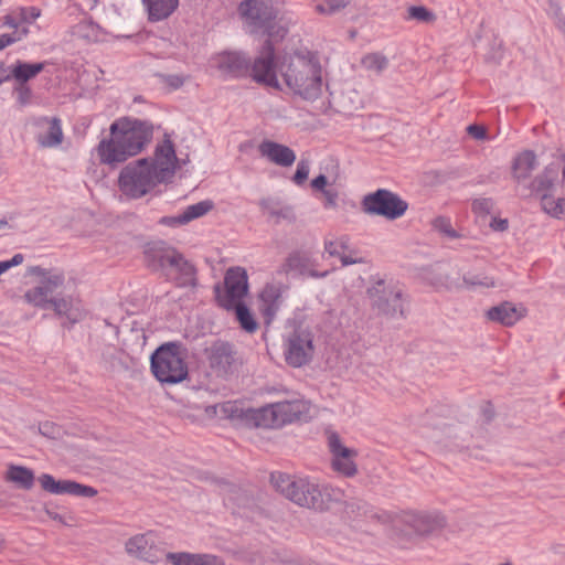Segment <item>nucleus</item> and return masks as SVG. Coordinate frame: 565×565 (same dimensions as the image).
Wrapping results in <instances>:
<instances>
[{
    "label": "nucleus",
    "mask_w": 565,
    "mask_h": 565,
    "mask_svg": "<svg viewBox=\"0 0 565 565\" xmlns=\"http://www.w3.org/2000/svg\"><path fill=\"white\" fill-rule=\"evenodd\" d=\"M13 79L11 76V66H6L4 62H0V85Z\"/></svg>",
    "instance_id": "obj_59"
},
{
    "label": "nucleus",
    "mask_w": 565,
    "mask_h": 565,
    "mask_svg": "<svg viewBox=\"0 0 565 565\" xmlns=\"http://www.w3.org/2000/svg\"><path fill=\"white\" fill-rule=\"evenodd\" d=\"M214 203L211 200L200 201L195 204L189 205L179 215H167L162 216L158 224L168 227H179L190 223L193 220L200 218L213 210Z\"/></svg>",
    "instance_id": "obj_20"
},
{
    "label": "nucleus",
    "mask_w": 565,
    "mask_h": 565,
    "mask_svg": "<svg viewBox=\"0 0 565 565\" xmlns=\"http://www.w3.org/2000/svg\"><path fill=\"white\" fill-rule=\"evenodd\" d=\"M173 269L178 271V276L175 277V285L178 287H195L198 285L196 267L190 260L185 259L184 256Z\"/></svg>",
    "instance_id": "obj_33"
},
{
    "label": "nucleus",
    "mask_w": 565,
    "mask_h": 565,
    "mask_svg": "<svg viewBox=\"0 0 565 565\" xmlns=\"http://www.w3.org/2000/svg\"><path fill=\"white\" fill-rule=\"evenodd\" d=\"M328 184V178L324 174H319L315 179H312L310 185L316 191H324Z\"/></svg>",
    "instance_id": "obj_55"
},
{
    "label": "nucleus",
    "mask_w": 565,
    "mask_h": 565,
    "mask_svg": "<svg viewBox=\"0 0 565 565\" xmlns=\"http://www.w3.org/2000/svg\"><path fill=\"white\" fill-rule=\"evenodd\" d=\"M152 125L140 119L121 117L109 126V136L100 139L96 153L100 164L117 169L141 153L152 140Z\"/></svg>",
    "instance_id": "obj_1"
},
{
    "label": "nucleus",
    "mask_w": 565,
    "mask_h": 565,
    "mask_svg": "<svg viewBox=\"0 0 565 565\" xmlns=\"http://www.w3.org/2000/svg\"><path fill=\"white\" fill-rule=\"evenodd\" d=\"M361 64L367 71L380 73L388 66V60L380 53H369L362 57Z\"/></svg>",
    "instance_id": "obj_38"
},
{
    "label": "nucleus",
    "mask_w": 565,
    "mask_h": 565,
    "mask_svg": "<svg viewBox=\"0 0 565 565\" xmlns=\"http://www.w3.org/2000/svg\"><path fill=\"white\" fill-rule=\"evenodd\" d=\"M40 300L41 303L36 305L35 307L42 310L52 309L56 316L65 317L70 323V327L77 321V319L73 317L72 313L73 301L71 296L65 297L58 294L57 296L51 298H40Z\"/></svg>",
    "instance_id": "obj_25"
},
{
    "label": "nucleus",
    "mask_w": 565,
    "mask_h": 565,
    "mask_svg": "<svg viewBox=\"0 0 565 565\" xmlns=\"http://www.w3.org/2000/svg\"><path fill=\"white\" fill-rule=\"evenodd\" d=\"M225 310L234 312L235 320L243 331L254 333L258 330L259 324L246 301L235 305L234 308H226Z\"/></svg>",
    "instance_id": "obj_31"
},
{
    "label": "nucleus",
    "mask_w": 565,
    "mask_h": 565,
    "mask_svg": "<svg viewBox=\"0 0 565 565\" xmlns=\"http://www.w3.org/2000/svg\"><path fill=\"white\" fill-rule=\"evenodd\" d=\"M525 316L526 309L522 305H515L511 301H502L489 308L484 313V317L489 321L503 327H513Z\"/></svg>",
    "instance_id": "obj_17"
},
{
    "label": "nucleus",
    "mask_w": 565,
    "mask_h": 565,
    "mask_svg": "<svg viewBox=\"0 0 565 565\" xmlns=\"http://www.w3.org/2000/svg\"><path fill=\"white\" fill-rule=\"evenodd\" d=\"M259 207L264 215L275 218L278 224L282 217V203L279 198H264L259 201Z\"/></svg>",
    "instance_id": "obj_35"
},
{
    "label": "nucleus",
    "mask_w": 565,
    "mask_h": 565,
    "mask_svg": "<svg viewBox=\"0 0 565 565\" xmlns=\"http://www.w3.org/2000/svg\"><path fill=\"white\" fill-rule=\"evenodd\" d=\"M361 209L365 214L379 215L387 220H397L402 217L408 209V203L398 194L386 190L376 191L364 195L361 202Z\"/></svg>",
    "instance_id": "obj_11"
},
{
    "label": "nucleus",
    "mask_w": 565,
    "mask_h": 565,
    "mask_svg": "<svg viewBox=\"0 0 565 565\" xmlns=\"http://www.w3.org/2000/svg\"><path fill=\"white\" fill-rule=\"evenodd\" d=\"M408 17L411 19L420 21V22H433L435 20V14L433 11L428 10L423 6H412L408 8Z\"/></svg>",
    "instance_id": "obj_45"
},
{
    "label": "nucleus",
    "mask_w": 565,
    "mask_h": 565,
    "mask_svg": "<svg viewBox=\"0 0 565 565\" xmlns=\"http://www.w3.org/2000/svg\"><path fill=\"white\" fill-rule=\"evenodd\" d=\"M41 14V10L35 7L21 8L19 19L22 23H32Z\"/></svg>",
    "instance_id": "obj_50"
},
{
    "label": "nucleus",
    "mask_w": 565,
    "mask_h": 565,
    "mask_svg": "<svg viewBox=\"0 0 565 565\" xmlns=\"http://www.w3.org/2000/svg\"><path fill=\"white\" fill-rule=\"evenodd\" d=\"M29 33V29L28 28H22V29H19L17 28L14 30V32L10 33L14 39H15V42L18 41H21L23 38H25Z\"/></svg>",
    "instance_id": "obj_63"
},
{
    "label": "nucleus",
    "mask_w": 565,
    "mask_h": 565,
    "mask_svg": "<svg viewBox=\"0 0 565 565\" xmlns=\"http://www.w3.org/2000/svg\"><path fill=\"white\" fill-rule=\"evenodd\" d=\"M41 488L51 494H68L70 493V479H55L50 473H42L39 477Z\"/></svg>",
    "instance_id": "obj_34"
},
{
    "label": "nucleus",
    "mask_w": 565,
    "mask_h": 565,
    "mask_svg": "<svg viewBox=\"0 0 565 565\" xmlns=\"http://www.w3.org/2000/svg\"><path fill=\"white\" fill-rule=\"evenodd\" d=\"M280 296V288L269 282L266 284L258 294V309L264 318L266 326L270 324L279 309L278 299Z\"/></svg>",
    "instance_id": "obj_24"
},
{
    "label": "nucleus",
    "mask_w": 565,
    "mask_h": 565,
    "mask_svg": "<svg viewBox=\"0 0 565 565\" xmlns=\"http://www.w3.org/2000/svg\"><path fill=\"white\" fill-rule=\"evenodd\" d=\"M23 259H24V256L22 254L18 253V254H14L12 256V258L2 260V262L4 263L6 269L9 270L11 267L22 264Z\"/></svg>",
    "instance_id": "obj_60"
},
{
    "label": "nucleus",
    "mask_w": 565,
    "mask_h": 565,
    "mask_svg": "<svg viewBox=\"0 0 565 565\" xmlns=\"http://www.w3.org/2000/svg\"><path fill=\"white\" fill-rule=\"evenodd\" d=\"M350 0H320L316 4V11L321 14H333L349 4Z\"/></svg>",
    "instance_id": "obj_40"
},
{
    "label": "nucleus",
    "mask_w": 565,
    "mask_h": 565,
    "mask_svg": "<svg viewBox=\"0 0 565 565\" xmlns=\"http://www.w3.org/2000/svg\"><path fill=\"white\" fill-rule=\"evenodd\" d=\"M296 160V154L292 149L285 146V167H290Z\"/></svg>",
    "instance_id": "obj_62"
},
{
    "label": "nucleus",
    "mask_w": 565,
    "mask_h": 565,
    "mask_svg": "<svg viewBox=\"0 0 565 565\" xmlns=\"http://www.w3.org/2000/svg\"><path fill=\"white\" fill-rule=\"evenodd\" d=\"M258 149L263 157H266L278 166H282V143L264 140Z\"/></svg>",
    "instance_id": "obj_36"
},
{
    "label": "nucleus",
    "mask_w": 565,
    "mask_h": 565,
    "mask_svg": "<svg viewBox=\"0 0 565 565\" xmlns=\"http://www.w3.org/2000/svg\"><path fill=\"white\" fill-rule=\"evenodd\" d=\"M190 565H225L222 557L212 554H192L189 557Z\"/></svg>",
    "instance_id": "obj_44"
},
{
    "label": "nucleus",
    "mask_w": 565,
    "mask_h": 565,
    "mask_svg": "<svg viewBox=\"0 0 565 565\" xmlns=\"http://www.w3.org/2000/svg\"><path fill=\"white\" fill-rule=\"evenodd\" d=\"M288 351L285 361L294 366L301 367L309 364L315 355L313 334L309 330H295L289 337Z\"/></svg>",
    "instance_id": "obj_14"
},
{
    "label": "nucleus",
    "mask_w": 565,
    "mask_h": 565,
    "mask_svg": "<svg viewBox=\"0 0 565 565\" xmlns=\"http://www.w3.org/2000/svg\"><path fill=\"white\" fill-rule=\"evenodd\" d=\"M339 258L341 260L342 266H349L361 263V259L352 258L351 256L345 255L344 252L340 255Z\"/></svg>",
    "instance_id": "obj_64"
},
{
    "label": "nucleus",
    "mask_w": 565,
    "mask_h": 565,
    "mask_svg": "<svg viewBox=\"0 0 565 565\" xmlns=\"http://www.w3.org/2000/svg\"><path fill=\"white\" fill-rule=\"evenodd\" d=\"M204 355L211 371L223 380L234 375L242 365L236 347L228 341L215 340L204 349Z\"/></svg>",
    "instance_id": "obj_12"
},
{
    "label": "nucleus",
    "mask_w": 565,
    "mask_h": 565,
    "mask_svg": "<svg viewBox=\"0 0 565 565\" xmlns=\"http://www.w3.org/2000/svg\"><path fill=\"white\" fill-rule=\"evenodd\" d=\"M34 127L42 129L46 127L44 132H39L35 137L36 142L42 148H54L63 141L62 122L58 117L49 118L46 116L33 118Z\"/></svg>",
    "instance_id": "obj_19"
},
{
    "label": "nucleus",
    "mask_w": 565,
    "mask_h": 565,
    "mask_svg": "<svg viewBox=\"0 0 565 565\" xmlns=\"http://www.w3.org/2000/svg\"><path fill=\"white\" fill-rule=\"evenodd\" d=\"M537 167V158L534 151L524 150L519 153L512 163L513 178L521 183L530 177L532 171Z\"/></svg>",
    "instance_id": "obj_29"
},
{
    "label": "nucleus",
    "mask_w": 565,
    "mask_h": 565,
    "mask_svg": "<svg viewBox=\"0 0 565 565\" xmlns=\"http://www.w3.org/2000/svg\"><path fill=\"white\" fill-rule=\"evenodd\" d=\"M162 82L171 89H179L184 84V77L178 74H160Z\"/></svg>",
    "instance_id": "obj_51"
},
{
    "label": "nucleus",
    "mask_w": 565,
    "mask_h": 565,
    "mask_svg": "<svg viewBox=\"0 0 565 565\" xmlns=\"http://www.w3.org/2000/svg\"><path fill=\"white\" fill-rule=\"evenodd\" d=\"M561 166L559 163L552 162L537 174L530 183L531 193L534 195L543 193H555L558 186Z\"/></svg>",
    "instance_id": "obj_22"
},
{
    "label": "nucleus",
    "mask_w": 565,
    "mask_h": 565,
    "mask_svg": "<svg viewBox=\"0 0 565 565\" xmlns=\"http://www.w3.org/2000/svg\"><path fill=\"white\" fill-rule=\"evenodd\" d=\"M183 255L175 248H169L156 256L161 267L169 266L174 268L182 260Z\"/></svg>",
    "instance_id": "obj_41"
},
{
    "label": "nucleus",
    "mask_w": 565,
    "mask_h": 565,
    "mask_svg": "<svg viewBox=\"0 0 565 565\" xmlns=\"http://www.w3.org/2000/svg\"><path fill=\"white\" fill-rule=\"evenodd\" d=\"M257 52L253 62L245 52H225L220 56L218 68L233 77H250L259 85L281 90L277 77L278 55L271 40H264Z\"/></svg>",
    "instance_id": "obj_2"
},
{
    "label": "nucleus",
    "mask_w": 565,
    "mask_h": 565,
    "mask_svg": "<svg viewBox=\"0 0 565 565\" xmlns=\"http://www.w3.org/2000/svg\"><path fill=\"white\" fill-rule=\"evenodd\" d=\"M215 303L222 308H234L244 302L249 295L248 274L244 267L233 266L226 269L223 282L213 286Z\"/></svg>",
    "instance_id": "obj_9"
},
{
    "label": "nucleus",
    "mask_w": 565,
    "mask_h": 565,
    "mask_svg": "<svg viewBox=\"0 0 565 565\" xmlns=\"http://www.w3.org/2000/svg\"><path fill=\"white\" fill-rule=\"evenodd\" d=\"M323 195V206L324 209H333L337 206L338 192L332 189H326L321 192Z\"/></svg>",
    "instance_id": "obj_53"
},
{
    "label": "nucleus",
    "mask_w": 565,
    "mask_h": 565,
    "mask_svg": "<svg viewBox=\"0 0 565 565\" xmlns=\"http://www.w3.org/2000/svg\"><path fill=\"white\" fill-rule=\"evenodd\" d=\"M462 281L468 289L491 288L495 286L493 278L484 274L467 273L463 275Z\"/></svg>",
    "instance_id": "obj_37"
},
{
    "label": "nucleus",
    "mask_w": 565,
    "mask_h": 565,
    "mask_svg": "<svg viewBox=\"0 0 565 565\" xmlns=\"http://www.w3.org/2000/svg\"><path fill=\"white\" fill-rule=\"evenodd\" d=\"M315 267L316 260L307 250H295L285 259V274L294 278H320L328 275V271L319 273Z\"/></svg>",
    "instance_id": "obj_16"
},
{
    "label": "nucleus",
    "mask_w": 565,
    "mask_h": 565,
    "mask_svg": "<svg viewBox=\"0 0 565 565\" xmlns=\"http://www.w3.org/2000/svg\"><path fill=\"white\" fill-rule=\"evenodd\" d=\"M344 514L353 521L362 519L375 520L381 523H386L390 521V515L386 512L376 510L374 507L362 499H351L345 501Z\"/></svg>",
    "instance_id": "obj_21"
},
{
    "label": "nucleus",
    "mask_w": 565,
    "mask_h": 565,
    "mask_svg": "<svg viewBox=\"0 0 565 565\" xmlns=\"http://www.w3.org/2000/svg\"><path fill=\"white\" fill-rule=\"evenodd\" d=\"M324 250L329 254V256H337L340 257V255L343 253L340 247L338 246V243L334 241H326L324 242Z\"/></svg>",
    "instance_id": "obj_56"
},
{
    "label": "nucleus",
    "mask_w": 565,
    "mask_h": 565,
    "mask_svg": "<svg viewBox=\"0 0 565 565\" xmlns=\"http://www.w3.org/2000/svg\"><path fill=\"white\" fill-rule=\"evenodd\" d=\"M97 493L98 491L96 488L71 480L68 494L79 498H93L97 495Z\"/></svg>",
    "instance_id": "obj_43"
},
{
    "label": "nucleus",
    "mask_w": 565,
    "mask_h": 565,
    "mask_svg": "<svg viewBox=\"0 0 565 565\" xmlns=\"http://www.w3.org/2000/svg\"><path fill=\"white\" fill-rule=\"evenodd\" d=\"M493 207L494 201L491 198L475 199L471 204L472 212L480 216L490 214Z\"/></svg>",
    "instance_id": "obj_46"
},
{
    "label": "nucleus",
    "mask_w": 565,
    "mask_h": 565,
    "mask_svg": "<svg viewBox=\"0 0 565 565\" xmlns=\"http://www.w3.org/2000/svg\"><path fill=\"white\" fill-rule=\"evenodd\" d=\"M490 226L495 232H504L509 227V222L507 218L493 217Z\"/></svg>",
    "instance_id": "obj_57"
},
{
    "label": "nucleus",
    "mask_w": 565,
    "mask_h": 565,
    "mask_svg": "<svg viewBox=\"0 0 565 565\" xmlns=\"http://www.w3.org/2000/svg\"><path fill=\"white\" fill-rule=\"evenodd\" d=\"M26 274L41 277V285L29 289L24 294L25 301L33 306L41 303L40 298H49V295H53L65 281L63 273H54L52 269H45L41 266H30Z\"/></svg>",
    "instance_id": "obj_13"
},
{
    "label": "nucleus",
    "mask_w": 565,
    "mask_h": 565,
    "mask_svg": "<svg viewBox=\"0 0 565 565\" xmlns=\"http://www.w3.org/2000/svg\"><path fill=\"white\" fill-rule=\"evenodd\" d=\"M13 94L17 97V103L23 107L30 104L33 93L29 84L14 83Z\"/></svg>",
    "instance_id": "obj_47"
},
{
    "label": "nucleus",
    "mask_w": 565,
    "mask_h": 565,
    "mask_svg": "<svg viewBox=\"0 0 565 565\" xmlns=\"http://www.w3.org/2000/svg\"><path fill=\"white\" fill-rule=\"evenodd\" d=\"M270 483L275 488L276 491L282 492V472L275 471L270 473Z\"/></svg>",
    "instance_id": "obj_58"
},
{
    "label": "nucleus",
    "mask_w": 565,
    "mask_h": 565,
    "mask_svg": "<svg viewBox=\"0 0 565 565\" xmlns=\"http://www.w3.org/2000/svg\"><path fill=\"white\" fill-rule=\"evenodd\" d=\"M282 413V402L267 404L258 408L245 407L239 402H226L221 405V414L228 418L234 426L243 428H274L279 425Z\"/></svg>",
    "instance_id": "obj_6"
},
{
    "label": "nucleus",
    "mask_w": 565,
    "mask_h": 565,
    "mask_svg": "<svg viewBox=\"0 0 565 565\" xmlns=\"http://www.w3.org/2000/svg\"><path fill=\"white\" fill-rule=\"evenodd\" d=\"M468 134L477 140H483L487 138V130L480 125H469L467 127Z\"/></svg>",
    "instance_id": "obj_54"
},
{
    "label": "nucleus",
    "mask_w": 565,
    "mask_h": 565,
    "mask_svg": "<svg viewBox=\"0 0 565 565\" xmlns=\"http://www.w3.org/2000/svg\"><path fill=\"white\" fill-rule=\"evenodd\" d=\"M39 431L42 436L51 438V439H58L63 435V428L62 426L46 420L39 424Z\"/></svg>",
    "instance_id": "obj_48"
},
{
    "label": "nucleus",
    "mask_w": 565,
    "mask_h": 565,
    "mask_svg": "<svg viewBox=\"0 0 565 565\" xmlns=\"http://www.w3.org/2000/svg\"><path fill=\"white\" fill-rule=\"evenodd\" d=\"M311 405L295 393L285 390V425L308 422L311 418Z\"/></svg>",
    "instance_id": "obj_23"
},
{
    "label": "nucleus",
    "mask_w": 565,
    "mask_h": 565,
    "mask_svg": "<svg viewBox=\"0 0 565 565\" xmlns=\"http://www.w3.org/2000/svg\"><path fill=\"white\" fill-rule=\"evenodd\" d=\"M4 479L15 484L18 489L30 490L34 486L35 476L31 468L20 465H9Z\"/></svg>",
    "instance_id": "obj_30"
},
{
    "label": "nucleus",
    "mask_w": 565,
    "mask_h": 565,
    "mask_svg": "<svg viewBox=\"0 0 565 565\" xmlns=\"http://www.w3.org/2000/svg\"><path fill=\"white\" fill-rule=\"evenodd\" d=\"M371 307L379 313L388 317H405L402 289L392 280L373 278L372 286L366 290Z\"/></svg>",
    "instance_id": "obj_10"
},
{
    "label": "nucleus",
    "mask_w": 565,
    "mask_h": 565,
    "mask_svg": "<svg viewBox=\"0 0 565 565\" xmlns=\"http://www.w3.org/2000/svg\"><path fill=\"white\" fill-rule=\"evenodd\" d=\"M190 553L188 552H169L166 555V559L172 565H190L189 564Z\"/></svg>",
    "instance_id": "obj_52"
},
{
    "label": "nucleus",
    "mask_w": 565,
    "mask_h": 565,
    "mask_svg": "<svg viewBox=\"0 0 565 565\" xmlns=\"http://www.w3.org/2000/svg\"><path fill=\"white\" fill-rule=\"evenodd\" d=\"M152 162H156L160 169L169 170L173 167V174L180 169V160L177 157L174 143L169 137H166L162 143L157 145Z\"/></svg>",
    "instance_id": "obj_27"
},
{
    "label": "nucleus",
    "mask_w": 565,
    "mask_h": 565,
    "mask_svg": "<svg viewBox=\"0 0 565 565\" xmlns=\"http://www.w3.org/2000/svg\"><path fill=\"white\" fill-rule=\"evenodd\" d=\"M149 22H160L171 17L179 7V0H141Z\"/></svg>",
    "instance_id": "obj_26"
},
{
    "label": "nucleus",
    "mask_w": 565,
    "mask_h": 565,
    "mask_svg": "<svg viewBox=\"0 0 565 565\" xmlns=\"http://www.w3.org/2000/svg\"><path fill=\"white\" fill-rule=\"evenodd\" d=\"M434 228L445 234L449 238H458L459 234L456 230H454L451 222L448 217L438 216L433 222Z\"/></svg>",
    "instance_id": "obj_49"
},
{
    "label": "nucleus",
    "mask_w": 565,
    "mask_h": 565,
    "mask_svg": "<svg viewBox=\"0 0 565 565\" xmlns=\"http://www.w3.org/2000/svg\"><path fill=\"white\" fill-rule=\"evenodd\" d=\"M330 451L333 455L332 467L335 471L347 477H352L356 472V466L353 461L355 451L342 445L339 436L332 434L329 437Z\"/></svg>",
    "instance_id": "obj_18"
},
{
    "label": "nucleus",
    "mask_w": 565,
    "mask_h": 565,
    "mask_svg": "<svg viewBox=\"0 0 565 565\" xmlns=\"http://www.w3.org/2000/svg\"><path fill=\"white\" fill-rule=\"evenodd\" d=\"M321 73L318 54L307 47L297 49L289 55L285 84L302 99L315 100L322 92Z\"/></svg>",
    "instance_id": "obj_3"
},
{
    "label": "nucleus",
    "mask_w": 565,
    "mask_h": 565,
    "mask_svg": "<svg viewBox=\"0 0 565 565\" xmlns=\"http://www.w3.org/2000/svg\"><path fill=\"white\" fill-rule=\"evenodd\" d=\"M310 172V160L307 158H301L297 164L296 172L290 178V180L298 186H302L307 180Z\"/></svg>",
    "instance_id": "obj_42"
},
{
    "label": "nucleus",
    "mask_w": 565,
    "mask_h": 565,
    "mask_svg": "<svg viewBox=\"0 0 565 565\" xmlns=\"http://www.w3.org/2000/svg\"><path fill=\"white\" fill-rule=\"evenodd\" d=\"M126 553L139 561L156 564L160 561L161 550L156 544L153 533L136 534L125 543Z\"/></svg>",
    "instance_id": "obj_15"
},
{
    "label": "nucleus",
    "mask_w": 565,
    "mask_h": 565,
    "mask_svg": "<svg viewBox=\"0 0 565 565\" xmlns=\"http://www.w3.org/2000/svg\"><path fill=\"white\" fill-rule=\"evenodd\" d=\"M445 525V520L438 514L414 515L412 526L420 535H427Z\"/></svg>",
    "instance_id": "obj_32"
},
{
    "label": "nucleus",
    "mask_w": 565,
    "mask_h": 565,
    "mask_svg": "<svg viewBox=\"0 0 565 565\" xmlns=\"http://www.w3.org/2000/svg\"><path fill=\"white\" fill-rule=\"evenodd\" d=\"M341 492L326 484H319L309 478L292 480L285 489V498L295 504L310 510L323 512L340 500Z\"/></svg>",
    "instance_id": "obj_8"
},
{
    "label": "nucleus",
    "mask_w": 565,
    "mask_h": 565,
    "mask_svg": "<svg viewBox=\"0 0 565 565\" xmlns=\"http://www.w3.org/2000/svg\"><path fill=\"white\" fill-rule=\"evenodd\" d=\"M15 43V39L9 34V33H3V34H0V51L8 47L9 45Z\"/></svg>",
    "instance_id": "obj_61"
},
{
    "label": "nucleus",
    "mask_w": 565,
    "mask_h": 565,
    "mask_svg": "<svg viewBox=\"0 0 565 565\" xmlns=\"http://www.w3.org/2000/svg\"><path fill=\"white\" fill-rule=\"evenodd\" d=\"M252 34H260L271 40L273 46L282 41L281 26L276 25L277 10L274 0H243L237 8Z\"/></svg>",
    "instance_id": "obj_7"
},
{
    "label": "nucleus",
    "mask_w": 565,
    "mask_h": 565,
    "mask_svg": "<svg viewBox=\"0 0 565 565\" xmlns=\"http://www.w3.org/2000/svg\"><path fill=\"white\" fill-rule=\"evenodd\" d=\"M46 62H26L17 60L11 65V76L14 83L28 84L29 81L35 78L41 72L44 71Z\"/></svg>",
    "instance_id": "obj_28"
},
{
    "label": "nucleus",
    "mask_w": 565,
    "mask_h": 565,
    "mask_svg": "<svg viewBox=\"0 0 565 565\" xmlns=\"http://www.w3.org/2000/svg\"><path fill=\"white\" fill-rule=\"evenodd\" d=\"M173 169H160L151 158H139L120 170L118 188L128 199H141L158 184L163 183L167 175L172 177Z\"/></svg>",
    "instance_id": "obj_4"
},
{
    "label": "nucleus",
    "mask_w": 565,
    "mask_h": 565,
    "mask_svg": "<svg viewBox=\"0 0 565 565\" xmlns=\"http://www.w3.org/2000/svg\"><path fill=\"white\" fill-rule=\"evenodd\" d=\"M185 349L177 341L160 344L150 355V371L161 384L173 385L189 376Z\"/></svg>",
    "instance_id": "obj_5"
},
{
    "label": "nucleus",
    "mask_w": 565,
    "mask_h": 565,
    "mask_svg": "<svg viewBox=\"0 0 565 565\" xmlns=\"http://www.w3.org/2000/svg\"><path fill=\"white\" fill-rule=\"evenodd\" d=\"M536 196L541 199L542 209L546 213L557 216L563 212L562 200L555 201L554 193H543L537 194Z\"/></svg>",
    "instance_id": "obj_39"
}]
</instances>
